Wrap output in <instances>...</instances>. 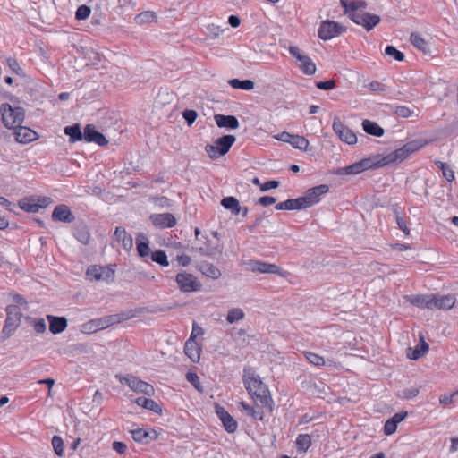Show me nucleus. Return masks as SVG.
<instances>
[{"mask_svg":"<svg viewBox=\"0 0 458 458\" xmlns=\"http://www.w3.org/2000/svg\"><path fill=\"white\" fill-rule=\"evenodd\" d=\"M426 145L423 140H414L407 142L402 148L395 149L386 155H382V160L385 161L386 165L390 164L401 163L406 159L411 154L420 150Z\"/></svg>","mask_w":458,"mask_h":458,"instance_id":"1","label":"nucleus"},{"mask_svg":"<svg viewBox=\"0 0 458 458\" xmlns=\"http://www.w3.org/2000/svg\"><path fill=\"white\" fill-rule=\"evenodd\" d=\"M382 158V155H378L369 158L362 159L360 162H356L351 165L339 168L336 172V174H358L369 169L383 167L386 165V164Z\"/></svg>","mask_w":458,"mask_h":458,"instance_id":"2","label":"nucleus"},{"mask_svg":"<svg viewBox=\"0 0 458 458\" xmlns=\"http://www.w3.org/2000/svg\"><path fill=\"white\" fill-rule=\"evenodd\" d=\"M128 318L126 314L119 313L95 318L82 325V332L88 334L97 332L107 328L112 325L121 323Z\"/></svg>","mask_w":458,"mask_h":458,"instance_id":"3","label":"nucleus"},{"mask_svg":"<svg viewBox=\"0 0 458 458\" xmlns=\"http://www.w3.org/2000/svg\"><path fill=\"white\" fill-rule=\"evenodd\" d=\"M1 115L4 124L9 129L20 127L24 121L23 108L13 106L8 103L1 106Z\"/></svg>","mask_w":458,"mask_h":458,"instance_id":"4","label":"nucleus"},{"mask_svg":"<svg viewBox=\"0 0 458 458\" xmlns=\"http://www.w3.org/2000/svg\"><path fill=\"white\" fill-rule=\"evenodd\" d=\"M244 385L252 397L259 399L262 404L268 403V398L266 394V386L262 383L259 376L255 374L248 375L244 379Z\"/></svg>","mask_w":458,"mask_h":458,"instance_id":"5","label":"nucleus"},{"mask_svg":"<svg viewBox=\"0 0 458 458\" xmlns=\"http://www.w3.org/2000/svg\"><path fill=\"white\" fill-rule=\"evenodd\" d=\"M116 378L122 383L126 384L133 392L143 394L145 395H152L155 392L154 387L148 383L140 380L134 376L116 375Z\"/></svg>","mask_w":458,"mask_h":458,"instance_id":"6","label":"nucleus"},{"mask_svg":"<svg viewBox=\"0 0 458 458\" xmlns=\"http://www.w3.org/2000/svg\"><path fill=\"white\" fill-rule=\"evenodd\" d=\"M289 53L298 61V67L306 75H312L316 72V64L302 50L297 46H290Z\"/></svg>","mask_w":458,"mask_h":458,"instance_id":"7","label":"nucleus"},{"mask_svg":"<svg viewBox=\"0 0 458 458\" xmlns=\"http://www.w3.org/2000/svg\"><path fill=\"white\" fill-rule=\"evenodd\" d=\"M175 281L182 293L198 292L202 287L201 283L194 275L185 271L178 273L175 276Z\"/></svg>","mask_w":458,"mask_h":458,"instance_id":"8","label":"nucleus"},{"mask_svg":"<svg viewBox=\"0 0 458 458\" xmlns=\"http://www.w3.org/2000/svg\"><path fill=\"white\" fill-rule=\"evenodd\" d=\"M345 28L333 21H324L318 29V37L323 40H329L341 35Z\"/></svg>","mask_w":458,"mask_h":458,"instance_id":"9","label":"nucleus"},{"mask_svg":"<svg viewBox=\"0 0 458 458\" xmlns=\"http://www.w3.org/2000/svg\"><path fill=\"white\" fill-rule=\"evenodd\" d=\"M86 275L90 281L110 282L114 280V270L108 267L91 266L87 269Z\"/></svg>","mask_w":458,"mask_h":458,"instance_id":"10","label":"nucleus"},{"mask_svg":"<svg viewBox=\"0 0 458 458\" xmlns=\"http://www.w3.org/2000/svg\"><path fill=\"white\" fill-rule=\"evenodd\" d=\"M352 21L369 31L380 22V17L377 14L361 12L352 13Z\"/></svg>","mask_w":458,"mask_h":458,"instance_id":"11","label":"nucleus"},{"mask_svg":"<svg viewBox=\"0 0 458 458\" xmlns=\"http://www.w3.org/2000/svg\"><path fill=\"white\" fill-rule=\"evenodd\" d=\"M248 269L254 273L283 275V270L276 265L260 260H250L247 263Z\"/></svg>","mask_w":458,"mask_h":458,"instance_id":"12","label":"nucleus"},{"mask_svg":"<svg viewBox=\"0 0 458 458\" xmlns=\"http://www.w3.org/2000/svg\"><path fill=\"white\" fill-rule=\"evenodd\" d=\"M333 130L342 141L349 145L357 142L355 133L348 127H346L338 118H335L333 122Z\"/></svg>","mask_w":458,"mask_h":458,"instance_id":"13","label":"nucleus"},{"mask_svg":"<svg viewBox=\"0 0 458 458\" xmlns=\"http://www.w3.org/2000/svg\"><path fill=\"white\" fill-rule=\"evenodd\" d=\"M329 188L326 184H321L311 189H309L301 197L305 200V208H310L320 200V197L328 191Z\"/></svg>","mask_w":458,"mask_h":458,"instance_id":"14","label":"nucleus"},{"mask_svg":"<svg viewBox=\"0 0 458 458\" xmlns=\"http://www.w3.org/2000/svg\"><path fill=\"white\" fill-rule=\"evenodd\" d=\"M149 219L153 225L161 229L174 227L177 222L171 213L153 214Z\"/></svg>","mask_w":458,"mask_h":458,"instance_id":"15","label":"nucleus"},{"mask_svg":"<svg viewBox=\"0 0 458 458\" xmlns=\"http://www.w3.org/2000/svg\"><path fill=\"white\" fill-rule=\"evenodd\" d=\"M83 140L87 142H94L98 146H105L108 143L106 137L98 131L94 125L89 124L84 128Z\"/></svg>","mask_w":458,"mask_h":458,"instance_id":"16","label":"nucleus"},{"mask_svg":"<svg viewBox=\"0 0 458 458\" xmlns=\"http://www.w3.org/2000/svg\"><path fill=\"white\" fill-rule=\"evenodd\" d=\"M216 415L219 420L222 421L225 429L228 433H233L236 431L238 424L236 420L223 408L222 406L217 405Z\"/></svg>","mask_w":458,"mask_h":458,"instance_id":"17","label":"nucleus"},{"mask_svg":"<svg viewBox=\"0 0 458 458\" xmlns=\"http://www.w3.org/2000/svg\"><path fill=\"white\" fill-rule=\"evenodd\" d=\"M50 203L49 198H43L42 199H22L20 201V208L30 213H37L40 208L47 207Z\"/></svg>","mask_w":458,"mask_h":458,"instance_id":"18","label":"nucleus"},{"mask_svg":"<svg viewBox=\"0 0 458 458\" xmlns=\"http://www.w3.org/2000/svg\"><path fill=\"white\" fill-rule=\"evenodd\" d=\"M455 304V297L452 294L440 296L432 294L431 310H449Z\"/></svg>","mask_w":458,"mask_h":458,"instance_id":"19","label":"nucleus"},{"mask_svg":"<svg viewBox=\"0 0 458 458\" xmlns=\"http://www.w3.org/2000/svg\"><path fill=\"white\" fill-rule=\"evenodd\" d=\"M184 352L192 362H198L200 359L201 347L194 340V335H190L184 345Z\"/></svg>","mask_w":458,"mask_h":458,"instance_id":"20","label":"nucleus"},{"mask_svg":"<svg viewBox=\"0 0 458 458\" xmlns=\"http://www.w3.org/2000/svg\"><path fill=\"white\" fill-rule=\"evenodd\" d=\"M52 218L55 221H61L64 223H71L74 220L70 208L65 205H59L55 207L52 213Z\"/></svg>","mask_w":458,"mask_h":458,"instance_id":"21","label":"nucleus"},{"mask_svg":"<svg viewBox=\"0 0 458 458\" xmlns=\"http://www.w3.org/2000/svg\"><path fill=\"white\" fill-rule=\"evenodd\" d=\"M47 319L49 322V331L54 335L64 332L67 327V319L64 317L47 315Z\"/></svg>","mask_w":458,"mask_h":458,"instance_id":"22","label":"nucleus"},{"mask_svg":"<svg viewBox=\"0 0 458 458\" xmlns=\"http://www.w3.org/2000/svg\"><path fill=\"white\" fill-rule=\"evenodd\" d=\"M214 119L220 128L235 130L240 126L238 119L233 115L216 114Z\"/></svg>","mask_w":458,"mask_h":458,"instance_id":"23","label":"nucleus"},{"mask_svg":"<svg viewBox=\"0 0 458 458\" xmlns=\"http://www.w3.org/2000/svg\"><path fill=\"white\" fill-rule=\"evenodd\" d=\"M114 240L118 242H121L123 248L129 251L133 247V240L132 237L128 234L124 228L116 227L114 233Z\"/></svg>","mask_w":458,"mask_h":458,"instance_id":"24","label":"nucleus"},{"mask_svg":"<svg viewBox=\"0 0 458 458\" xmlns=\"http://www.w3.org/2000/svg\"><path fill=\"white\" fill-rule=\"evenodd\" d=\"M303 202H305V200L302 199L301 197L297 198V199H287L285 201L279 202L278 204H276V210H301V209H304L306 208H305V205H304Z\"/></svg>","mask_w":458,"mask_h":458,"instance_id":"25","label":"nucleus"},{"mask_svg":"<svg viewBox=\"0 0 458 458\" xmlns=\"http://www.w3.org/2000/svg\"><path fill=\"white\" fill-rule=\"evenodd\" d=\"M341 5L344 9V13L348 14V17L352 20V14L354 13H361L359 9H364L366 3L361 0H341Z\"/></svg>","mask_w":458,"mask_h":458,"instance_id":"26","label":"nucleus"},{"mask_svg":"<svg viewBox=\"0 0 458 458\" xmlns=\"http://www.w3.org/2000/svg\"><path fill=\"white\" fill-rule=\"evenodd\" d=\"M15 129V139L18 142L25 144L36 139V132L28 127L20 125Z\"/></svg>","mask_w":458,"mask_h":458,"instance_id":"27","label":"nucleus"},{"mask_svg":"<svg viewBox=\"0 0 458 458\" xmlns=\"http://www.w3.org/2000/svg\"><path fill=\"white\" fill-rule=\"evenodd\" d=\"M406 299L418 308L431 310L432 294L407 296Z\"/></svg>","mask_w":458,"mask_h":458,"instance_id":"28","label":"nucleus"},{"mask_svg":"<svg viewBox=\"0 0 458 458\" xmlns=\"http://www.w3.org/2000/svg\"><path fill=\"white\" fill-rule=\"evenodd\" d=\"M302 354L304 355V357L306 358V360L312 365L316 366V367H322V366H334L335 365V362L333 360H325L322 356L317 354V353H314L312 352H308V351H305L302 352Z\"/></svg>","mask_w":458,"mask_h":458,"instance_id":"29","label":"nucleus"},{"mask_svg":"<svg viewBox=\"0 0 458 458\" xmlns=\"http://www.w3.org/2000/svg\"><path fill=\"white\" fill-rule=\"evenodd\" d=\"M198 267L204 276L212 279H217L222 275L218 267L208 261H201Z\"/></svg>","mask_w":458,"mask_h":458,"instance_id":"30","label":"nucleus"},{"mask_svg":"<svg viewBox=\"0 0 458 458\" xmlns=\"http://www.w3.org/2000/svg\"><path fill=\"white\" fill-rule=\"evenodd\" d=\"M136 248L139 256L141 258L148 257L150 253L149 241L148 237L142 233L136 236Z\"/></svg>","mask_w":458,"mask_h":458,"instance_id":"31","label":"nucleus"},{"mask_svg":"<svg viewBox=\"0 0 458 458\" xmlns=\"http://www.w3.org/2000/svg\"><path fill=\"white\" fill-rule=\"evenodd\" d=\"M135 403L140 406V407H143L147 410H149L155 413H161L162 412V408L161 406L157 403L155 402L154 400L152 399H148V398H146V397H139L136 399Z\"/></svg>","mask_w":458,"mask_h":458,"instance_id":"32","label":"nucleus"},{"mask_svg":"<svg viewBox=\"0 0 458 458\" xmlns=\"http://www.w3.org/2000/svg\"><path fill=\"white\" fill-rule=\"evenodd\" d=\"M362 128L364 131L369 135L381 137L384 135V129L379 126L377 123L369 120H364L362 122Z\"/></svg>","mask_w":458,"mask_h":458,"instance_id":"33","label":"nucleus"},{"mask_svg":"<svg viewBox=\"0 0 458 458\" xmlns=\"http://www.w3.org/2000/svg\"><path fill=\"white\" fill-rule=\"evenodd\" d=\"M131 437L134 441L139 443H148L149 441L154 439V437L151 436V432L147 431L143 428H136L131 431Z\"/></svg>","mask_w":458,"mask_h":458,"instance_id":"34","label":"nucleus"},{"mask_svg":"<svg viewBox=\"0 0 458 458\" xmlns=\"http://www.w3.org/2000/svg\"><path fill=\"white\" fill-rule=\"evenodd\" d=\"M235 140L236 139L233 135H225L221 138H218L216 140V144L219 147L220 150H222V153L225 155L235 142Z\"/></svg>","mask_w":458,"mask_h":458,"instance_id":"35","label":"nucleus"},{"mask_svg":"<svg viewBox=\"0 0 458 458\" xmlns=\"http://www.w3.org/2000/svg\"><path fill=\"white\" fill-rule=\"evenodd\" d=\"M222 247L219 245L212 246L209 242H208L206 247H199L197 250L205 257L215 258L216 255H221Z\"/></svg>","mask_w":458,"mask_h":458,"instance_id":"36","label":"nucleus"},{"mask_svg":"<svg viewBox=\"0 0 458 458\" xmlns=\"http://www.w3.org/2000/svg\"><path fill=\"white\" fill-rule=\"evenodd\" d=\"M295 444L298 452L305 453L311 445V437L309 434H300L296 438Z\"/></svg>","mask_w":458,"mask_h":458,"instance_id":"37","label":"nucleus"},{"mask_svg":"<svg viewBox=\"0 0 458 458\" xmlns=\"http://www.w3.org/2000/svg\"><path fill=\"white\" fill-rule=\"evenodd\" d=\"M290 145L294 148L306 151L309 147V140L303 136L293 134Z\"/></svg>","mask_w":458,"mask_h":458,"instance_id":"38","label":"nucleus"},{"mask_svg":"<svg viewBox=\"0 0 458 458\" xmlns=\"http://www.w3.org/2000/svg\"><path fill=\"white\" fill-rule=\"evenodd\" d=\"M410 39H411V43L417 49L422 51L423 53H429V47H428V43L419 34L411 33Z\"/></svg>","mask_w":458,"mask_h":458,"instance_id":"39","label":"nucleus"},{"mask_svg":"<svg viewBox=\"0 0 458 458\" xmlns=\"http://www.w3.org/2000/svg\"><path fill=\"white\" fill-rule=\"evenodd\" d=\"M64 133L70 137L72 142L83 140V133H81L79 124L65 127Z\"/></svg>","mask_w":458,"mask_h":458,"instance_id":"40","label":"nucleus"},{"mask_svg":"<svg viewBox=\"0 0 458 458\" xmlns=\"http://www.w3.org/2000/svg\"><path fill=\"white\" fill-rule=\"evenodd\" d=\"M245 317V313L243 310L241 308H233L228 310L226 315V321L229 324H233L235 322H238L242 319H243Z\"/></svg>","mask_w":458,"mask_h":458,"instance_id":"41","label":"nucleus"},{"mask_svg":"<svg viewBox=\"0 0 458 458\" xmlns=\"http://www.w3.org/2000/svg\"><path fill=\"white\" fill-rule=\"evenodd\" d=\"M221 204L226 209H230L235 215L240 213V205L234 197H225L222 199Z\"/></svg>","mask_w":458,"mask_h":458,"instance_id":"42","label":"nucleus"},{"mask_svg":"<svg viewBox=\"0 0 458 458\" xmlns=\"http://www.w3.org/2000/svg\"><path fill=\"white\" fill-rule=\"evenodd\" d=\"M229 84L233 89H241L244 90H251L254 88V82L250 80L240 81L239 79H232Z\"/></svg>","mask_w":458,"mask_h":458,"instance_id":"43","label":"nucleus"},{"mask_svg":"<svg viewBox=\"0 0 458 458\" xmlns=\"http://www.w3.org/2000/svg\"><path fill=\"white\" fill-rule=\"evenodd\" d=\"M436 165L441 169L443 173V176L448 181L453 182L454 180V171L450 168V166L441 161H436Z\"/></svg>","mask_w":458,"mask_h":458,"instance_id":"44","label":"nucleus"},{"mask_svg":"<svg viewBox=\"0 0 458 458\" xmlns=\"http://www.w3.org/2000/svg\"><path fill=\"white\" fill-rule=\"evenodd\" d=\"M151 259L164 267H167L169 265L165 252L161 250L152 252Z\"/></svg>","mask_w":458,"mask_h":458,"instance_id":"45","label":"nucleus"},{"mask_svg":"<svg viewBox=\"0 0 458 458\" xmlns=\"http://www.w3.org/2000/svg\"><path fill=\"white\" fill-rule=\"evenodd\" d=\"M156 20V14L153 12H143L135 17V21L139 24L152 22Z\"/></svg>","mask_w":458,"mask_h":458,"instance_id":"46","label":"nucleus"},{"mask_svg":"<svg viewBox=\"0 0 458 458\" xmlns=\"http://www.w3.org/2000/svg\"><path fill=\"white\" fill-rule=\"evenodd\" d=\"M6 64L9 67V69L16 75L24 77L25 72L23 69L20 66L19 63L14 58H8L6 60Z\"/></svg>","mask_w":458,"mask_h":458,"instance_id":"47","label":"nucleus"},{"mask_svg":"<svg viewBox=\"0 0 458 458\" xmlns=\"http://www.w3.org/2000/svg\"><path fill=\"white\" fill-rule=\"evenodd\" d=\"M53 449L56 455L62 456L64 454V440L59 436H54L51 440Z\"/></svg>","mask_w":458,"mask_h":458,"instance_id":"48","label":"nucleus"},{"mask_svg":"<svg viewBox=\"0 0 458 458\" xmlns=\"http://www.w3.org/2000/svg\"><path fill=\"white\" fill-rule=\"evenodd\" d=\"M74 236L79 242H81L83 244L89 243L90 238L89 232L84 227L77 228L74 231Z\"/></svg>","mask_w":458,"mask_h":458,"instance_id":"49","label":"nucleus"},{"mask_svg":"<svg viewBox=\"0 0 458 458\" xmlns=\"http://www.w3.org/2000/svg\"><path fill=\"white\" fill-rule=\"evenodd\" d=\"M420 393L419 387L406 388L399 392L398 396L403 399H412Z\"/></svg>","mask_w":458,"mask_h":458,"instance_id":"50","label":"nucleus"},{"mask_svg":"<svg viewBox=\"0 0 458 458\" xmlns=\"http://www.w3.org/2000/svg\"><path fill=\"white\" fill-rule=\"evenodd\" d=\"M20 318H13V317H7L5 325L4 327V333L11 334L18 327Z\"/></svg>","mask_w":458,"mask_h":458,"instance_id":"51","label":"nucleus"},{"mask_svg":"<svg viewBox=\"0 0 458 458\" xmlns=\"http://www.w3.org/2000/svg\"><path fill=\"white\" fill-rule=\"evenodd\" d=\"M206 152L208 153V157L212 159H216L220 157L221 156H224L225 154L222 153V150H220L219 147L216 145H207Z\"/></svg>","mask_w":458,"mask_h":458,"instance_id":"52","label":"nucleus"},{"mask_svg":"<svg viewBox=\"0 0 458 458\" xmlns=\"http://www.w3.org/2000/svg\"><path fill=\"white\" fill-rule=\"evenodd\" d=\"M385 53L387 55L393 56L396 61H403L404 59V55L401 51L397 50L393 46H387L385 48Z\"/></svg>","mask_w":458,"mask_h":458,"instance_id":"53","label":"nucleus"},{"mask_svg":"<svg viewBox=\"0 0 458 458\" xmlns=\"http://www.w3.org/2000/svg\"><path fill=\"white\" fill-rule=\"evenodd\" d=\"M90 8L85 4L78 7L75 13V18L79 21L87 19L90 14Z\"/></svg>","mask_w":458,"mask_h":458,"instance_id":"54","label":"nucleus"},{"mask_svg":"<svg viewBox=\"0 0 458 458\" xmlns=\"http://www.w3.org/2000/svg\"><path fill=\"white\" fill-rule=\"evenodd\" d=\"M394 112L396 115L403 117V118H408L412 114V111L405 106H395L394 109Z\"/></svg>","mask_w":458,"mask_h":458,"instance_id":"55","label":"nucleus"},{"mask_svg":"<svg viewBox=\"0 0 458 458\" xmlns=\"http://www.w3.org/2000/svg\"><path fill=\"white\" fill-rule=\"evenodd\" d=\"M182 116L185 119L187 124L191 126L197 118V112L194 110H185L182 113Z\"/></svg>","mask_w":458,"mask_h":458,"instance_id":"56","label":"nucleus"},{"mask_svg":"<svg viewBox=\"0 0 458 458\" xmlns=\"http://www.w3.org/2000/svg\"><path fill=\"white\" fill-rule=\"evenodd\" d=\"M397 425L391 420H387L384 426V433L386 436H390L396 431Z\"/></svg>","mask_w":458,"mask_h":458,"instance_id":"57","label":"nucleus"},{"mask_svg":"<svg viewBox=\"0 0 458 458\" xmlns=\"http://www.w3.org/2000/svg\"><path fill=\"white\" fill-rule=\"evenodd\" d=\"M317 88L323 90L332 89L335 87V81L328 80L326 81H318L316 84Z\"/></svg>","mask_w":458,"mask_h":458,"instance_id":"58","label":"nucleus"},{"mask_svg":"<svg viewBox=\"0 0 458 458\" xmlns=\"http://www.w3.org/2000/svg\"><path fill=\"white\" fill-rule=\"evenodd\" d=\"M7 317H13V318H21V312L17 306L9 305L6 307Z\"/></svg>","mask_w":458,"mask_h":458,"instance_id":"59","label":"nucleus"},{"mask_svg":"<svg viewBox=\"0 0 458 458\" xmlns=\"http://www.w3.org/2000/svg\"><path fill=\"white\" fill-rule=\"evenodd\" d=\"M395 219L398 225V227L406 234L410 233V230L406 225L405 220L397 212L395 213Z\"/></svg>","mask_w":458,"mask_h":458,"instance_id":"60","label":"nucleus"},{"mask_svg":"<svg viewBox=\"0 0 458 458\" xmlns=\"http://www.w3.org/2000/svg\"><path fill=\"white\" fill-rule=\"evenodd\" d=\"M279 185V182L276 180H271L268 182H266L265 183L260 184V191H267L271 189H276Z\"/></svg>","mask_w":458,"mask_h":458,"instance_id":"61","label":"nucleus"},{"mask_svg":"<svg viewBox=\"0 0 458 458\" xmlns=\"http://www.w3.org/2000/svg\"><path fill=\"white\" fill-rule=\"evenodd\" d=\"M258 203L263 207H267L276 203V199L271 196H263L258 199Z\"/></svg>","mask_w":458,"mask_h":458,"instance_id":"62","label":"nucleus"},{"mask_svg":"<svg viewBox=\"0 0 458 458\" xmlns=\"http://www.w3.org/2000/svg\"><path fill=\"white\" fill-rule=\"evenodd\" d=\"M33 327L37 333H40V334L44 333L47 328L45 320L43 318H39V319L36 320L34 322Z\"/></svg>","mask_w":458,"mask_h":458,"instance_id":"63","label":"nucleus"},{"mask_svg":"<svg viewBox=\"0 0 458 458\" xmlns=\"http://www.w3.org/2000/svg\"><path fill=\"white\" fill-rule=\"evenodd\" d=\"M113 449L120 454H123L127 450V445L123 442L114 441L112 444Z\"/></svg>","mask_w":458,"mask_h":458,"instance_id":"64","label":"nucleus"}]
</instances>
